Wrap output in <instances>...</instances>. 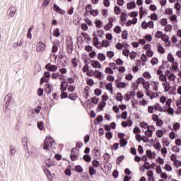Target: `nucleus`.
Here are the masks:
<instances>
[{
	"label": "nucleus",
	"mask_w": 181,
	"mask_h": 181,
	"mask_svg": "<svg viewBox=\"0 0 181 181\" xmlns=\"http://www.w3.org/2000/svg\"><path fill=\"white\" fill-rule=\"evenodd\" d=\"M114 12L115 15H119V13H121V8H119L118 6H115Z\"/></svg>",
	"instance_id": "obj_34"
},
{
	"label": "nucleus",
	"mask_w": 181,
	"mask_h": 181,
	"mask_svg": "<svg viewBox=\"0 0 181 181\" xmlns=\"http://www.w3.org/2000/svg\"><path fill=\"white\" fill-rule=\"evenodd\" d=\"M145 81V79L142 77H140V78H138L137 80H136V83L137 84H141L143 85Z\"/></svg>",
	"instance_id": "obj_50"
},
{
	"label": "nucleus",
	"mask_w": 181,
	"mask_h": 181,
	"mask_svg": "<svg viewBox=\"0 0 181 181\" xmlns=\"http://www.w3.org/2000/svg\"><path fill=\"white\" fill-rule=\"evenodd\" d=\"M75 172H78V173H82L83 168L80 165H76L75 167Z\"/></svg>",
	"instance_id": "obj_46"
},
{
	"label": "nucleus",
	"mask_w": 181,
	"mask_h": 181,
	"mask_svg": "<svg viewBox=\"0 0 181 181\" xmlns=\"http://www.w3.org/2000/svg\"><path fill=\"white\" fill-rule=\"evenodd\" d=\"M105 105H107V103L105 102L100 103V105L98 106L99 111H101V110H103V108H104Z\"/></svg>",
	"instance_id": "obj_45"
},
{
	"label": "nucleus",
	"mask_w": 181,
	"mask_h": 181,
	"mask_svg": "<svg viewBox=\"0 0 181 181\" xmlns=\"http://www.w3.org/2000/svg\"><path fill=\"white\" fill-rule=\"evenodd\" d=\"M122 39H128V31L124 30L122 33Z\"/></svg>",
	"instance_id": "obj_57"
},
{
	"label": "nucleus",
	"mask_w": 181,
	"mask_h": 181,
	"mask_svg": "<svg viewBox=\"0 0 181 181\" xmlns=\"http://www.w3.org/2000/svg\"><path fill=\"white\" fill-rule=\"evenodd\" d=\"M163 35V33H162V31H157L155 35L157 39H162Z\"/></svg>",
	"instance_id": "obj_43"
},
{
	"label": "nucleus",
	"mask_w": 181,
	"mask_h": 181,
	"mask_svg": "<svg viewBox=\"0 0 181 181\" xmlns=\"http://www.w3.org/2000/svg\"><path fill=\"white\" fill-rule=\"evenodd\" d=\"M159 80H160V81H163V83H165V81H168V80L166 79V76L163 74L160 75Z\"/></svg>",
	"instance_id": "obj_61"
},
{
	"label": "nucleus",
	"mask_w": 181,
	"mask_h": 181,
	"mask_svg": "<svg viewBox=\"0 0 181 181\" xmlns=\"http://www.w3.org/2000/svg\"><path fill=\"white\" fill-rule=\"evenodd\" d=\"M90 70V67L88 66V64H86L85 66L83 67L82 71L83 73H87Z\"/></svg>",
	"instance_id": "obj_54"
},
{
	"label": "nucleus",
	"mask_w": 181,
	"mask_h": 181,
	"mask_svg": "<svg viewBox=\"0 0 181 181\" xmlns=\"http://www.w3.org/2000/svg\"><path fill=\"white\" fill-rule=\"evenodd\" d=\"M168 136L170 139H175V138H176V133H175L174 132H170Z\"/></svg>",
	"instance_id": "obj_60"
},
{
	"label": "nucleus",
	"mask_w": 181,
	"mask_h": 181,
	"mask_svg": "<svg viewBox=\"0 0 181 181\" xmlns=\"http://www.w3.org/2000/svg\"><path fill=\"white\" fill-rule=\"evenodd\" d=\"M161 26H166L168 25V20L166 18H163L160 20Z\"/></svg>",
	"instance_id": "obj_59"
},
{
	"label": "nucleus",
	"mask_w": 181,
	"mask_h": 181,
	"mask_svg": "<svg viewBox=\"0 0 181 181\" xmlns=\"http://www.w3.org/2000/svg\"><path fill=\"white\" fill-rule=\"evenodd\" d=\"M95 25L96 28H98V29H100V28H103V22L100 20H95Z\"/></svg>",
	"instance_id": "obj_30"
},
{
	"label": "nucleus",
	"mask_w": 181,
	"mask_h": 181,
	"mask_svg": "<svg viewBox=\"0 0 181 181\" xmlns=\"http://www.w3.org/2000/svg\"><path fill=\"white\" fill-rule=\"evenodd\" d=\"M128 15L131 18H136V16H138V12L137 11H132V13H129Z\"/></svg>",
	"instance_id": "obj_56"
},
{
	"label": "nucleus",
	"mask_w": 181,
	"mask_h": 181,
	"mask_svg": "<svg viewBox=\"0 0 181 181\" xmlns=\"http://www.w3.org/2000/svg\"><path fill=\"white\" fill-rule=\"evenodd\" d=\"M60 90H61L62 92H64L66 90H67V83L65 81H64L61 83Z\"/></svg>",
	"instance_id": "obj_17"
},
{
	"label": "nucleus",
	"mask_w": 181,
	"mask_h": 181,
	"mask_svg": "<svg viewBox=\"0 0 181 181\" xmlns=\"http://www.w3.org/2000/svg\"><path fill=\"white\" fill-rule=\"evenodd\" d=\"M53 144H54L53 139L50 136H47L43 144V149L47 151H50L52 146H53Z\"/></svg>",
	"instance_id": "obj_1"
},
{
	"label": "nucleus",
	"mask_w": 181,
	"mask_h": 181,
	"mask_svg": "<svg viewBox=\"0 0 181 181\" xmlns=\"http://www.w3.org/2000/svg\"><path fill=\"white\" fill-rule=\"evenodd\" d=\"M173 163H174V166H175V168H180V165H181V161L177 160H175Z\"/></svg>",
	"instance_id": "obj_64"
},
{
	"label": "nucleus",
	"mask_w": 181,
	"mask_h": 181,
	"mask_svg": "<svg viewBox=\"0 0 181 181\" xmlns=\"http://www.w3.org/2000/svg\"><path fill=\"white\" fill-rule=\"evenodd\" d=\"M143 77H144V78L149 79L151 77V74L148 71H146V72L143 73Z\"/></svg>",
	"instance_id": "obj_58"
},
{
	"label": "nucleus",
	"mask_w": 181,
	"mask_h": 181,
	"mask_svg": "<svg viewBox=\"0 0 181 181\" xmlns=\"http://www.w3.org/2000/svg\"><path fill=\"white\" fill-rule=\"evenodd\" d=\"M90 63L93 69H101V67H103L98 61H91Z\"/></svg>",
	"instance_id": "obj_9"
},
{
	"label": "nucleus",
	"mask_w": 181,
	"mask_h": 181,
	"mask_svg": "<svg viewBox=\"0 0 181 181\" xmlns=\"http://www.w3.org/2000/svg\"><path fill=\"white\" fill-rule=\"evenodd\" d=\"M168 60L170 63H173L175 62V58H173V55H172V54H168Z\"/></svg>",
	"instance_id": "obj_48"
},
{
	"label": "nucleus",
	"mask_w": 181,
	"mask_h": 181,
	"mask_svg": "<svg viewBox=\"0 0 181 181\" xmlns=\"http://www.w3.org/2000/svg\"><path fill=\"white\" fill-rule=\"evenodd\" d=\"M97 174V170H95V168L90 166L89 167V175L90 176H93V175Z\"/></svg>",
	"instance_id": "obj_23"
},
{
	"label": "nucleus",
	"mask_w": 181,
	"mask_h": 181,
	"mask_svg": "<svg viewBox=\"0 0 181 181\" xmlns=\"http://www.w3.org/2000/svg\"><path fill=\"white\" fill-rule=\"evenodd\" d=\"M116 100L117 101H119L120 103H122V100H124V96H122V93H118L116 95Z\"/></svg>",
	"instance_id": "obj_27"
},
{
	"label": "nucleus",
	"mask_w": 181,
	"mask_h": 181,
	"mask_svg": "<svg viewBox=\"0 0 181 181\" xmlns=\"http://www.w3.org/2000/svg\"><path fill=\"white\" fill-rule=\"evenodd\" d=\"M98 13H99V11H98V10H97V9H95V10L92 9V11H90V14L92 16H94V17L98 16Z\"/></svg>",
	"instance_id": "obj_36"
},
{
	"label": "nucleus",
	"mask_w": 181,
	"mask_h": 181,
	"mask_svg": "<svg viewBox=\"0 0 181 181\" xmlns=\"http://www.w3.org/2000/svg\"><path fill=\"white\" fill-rule=\"evenodd\" d=\"M147 176H148V181H154L155 177H153V171L148 170L146 173Z\"/></svg>",
	"instance_id": "obj_15"
},
{
	"label": "nucleus",
	"mask_w": 181,
	"mask_h": 181,
	"mask_svg": "<svg viewBox=\"0 0 181 181\" xmlns=\"http://www.w3.org/2000/svg\"><path fill=\"white\" fill-rule=\"evenodd\" d=\"M152 131H155V127H147V130L145 132L146 136H148V138H152Z\"/></svg>",
	"instance_id": "obj_5"
},
{
	"label": "nucleus",
	"mask_w": 181,
	"mask_h": 181,
	"mask_svg": "<svg viewBox=\"0 0 181 181\" xmlns=\"http://www.w3.org/2000/svg\"><path fill=\"white\" fill-rule=\"evenodd\" d=\"M68 98H69V100H72V101H76V100H77V94L71 93L69 95Z\"/></svg>",
	"instance_id": "obj_28"
},
{
	"label": "nucleus",
	"mask_w": 181,
	"mask_h": 181,
	"mask_svg": "<svg viewBox=\"0 0 181 181\" xmlns=\"http://www.w3.org/2000/svg\"><path fill=\"white\" fill-rule=\"evenodd\" d=\"M174 131H179L180 129V123H175L173 126Z\"/></svg>",
	"instance_id": "obj_33"
},
{
	"label": "nucleus",
	"mask_w": 181,
	"mask_h": 181,
	"mask_svg": "<svg viewBox=\"0 0 181 181\" xmlns=\"http://www.w3.org/2000/svg\"><path fill=\"white\" fill-rule=\"evenodd\" d=\"M45 91L47 94H50L52 93V86L49 84L45 85Z\"/></svg>",
	"instance_id": "obj_25"
},
{
	"label": "nucleus",
	"mask_w": 181,
	"mask_h": 181,
	"mask_svg": "<svg viewBox=\"0 0 181 181\" xmlns=\"http://www.w3.org/2000/svg\"><path fill=\"white\" fill-rule=\"evenodd\" d=\"M66 88L70 93H74L76 90V87L73 85H67Z\"/></svg>",
	"instance_id": "obj_29"
},
{
	"label": "nucleus",
	"mask_w": 181,
	"mask_h": 181,
	"mask_svg": "<svg viewBox=\"0 0 181 181\" xmlns=\"http://www.w3.org/2000/svg\"><path fill=\"white\" fill-rule=\"evenodd\" d=\"M113 22H114V18H109V23H107V25L104 26V29L105 30H110V28H112Z\"/></svg>",
	"instance_id": "obj_12"
},
{
	"label": "nucleus",
	"mask_w": 181,
	"mask_h": 181,
	"mask_svg": "<svg viewBox=\"0 0 181 181\" xmlns=\"http://www.w3.org/2000/svg\"><path fill=\"white\" fill-rule=\"evenodd\" d=\"M59 76L60 74H59V72H55L51 75V78H52V80H57V78H59Z\"/></svg>",
	"instance_id": "obj_37"
},
{
	"label": "nucleus",
	"mask_w": 181,
	"mask_h": 181,
	"mask_svg": "<svg viewBox=\"0 0 181 181\" xmlns=\"http://www.w3.org/2000/svg\"><path fill=\"white\" fill-rule=\"evenodd\" d=\"M146 13H148V11H146V9H144V7H141L139 10L140 19H142L144 15H146Z\"/></svg>",
	"instance_id": "obj_21"
},
{
	"label": "nucleus",
	"mask_w": 181,
	"mask_h": 181,
	"mask_svg": "<svg viewBox=\"0 0 181 181\" xmlns=\"http://www.w3.org/2000/svg\"><path fill=\"white\" fill-rule=\"evenodd\" d=\"M77 59L76 58H74L73 59H72V61H71V64H72V66H73V67H77V66H78V64H77Z\"/></svg>",
	"instance_id": "obj_62"
},
{
	"label": "nucleus",
	"mask_w": 181,
	"mask_h": 181,
	"mask_svg": "<svg viewBox=\"0 0 181 181\" xmlns=\"http://www.w3.org/2000/svg\"><path fill=\"white\" fill-rule=\"evenodd\" d=\"M158 97H159L158 92H153L151 93V95H150V100H153V98H156Z\"/></svg>",
	"instance_id": "obj_44"
},
{
	"label": "nucleus",
	"mask_w": 181,
	"mask_h": 181,
	"mask_svg": "<svg viewBox=\"0 0 181 181\" xmlns=\"http://www.w3.org/2000/svg\"><path fill=\"white\" fill-rule=\"evenodd\" d=\"M53 35L55 37H59L60 36V30L59 28L54 29Z\"/></svg>",
	"instance_id": "obj_35"
},
{
	"label": "nucleus",
	"mask_w": 181,
	"mask_h": 181,
	"mask_svg": "<svg viewBox=\"0 0 181 181\" xmlns=\"http://www.w3.org/2000/svg\"><path fill=\"white\" fill-rule=\"evenodd\" d=\"M45 163L48 168H50L52 166H56V163H54V161L52 160L50 158L46 160Z\"/></svg>",
	"instance_id": "obj_14"
},
{
	"label": "nucleus",
	"mask_w": 181,
	"mask_h": 181,
	"mask_svg": "<svg viewBox=\"0 0 181 181\" xmlns=\"http://www.w3.org/2000/svg\"><path fill=\"white\" fill-rule=\"evenodd\" d=\"M165 14L166 15H173V10L170 8H166L165 9Z\"/></svg>",
	"instance_id": "obj_51"
},
{
	"label": "nucleus",
	"mask_w": 181,
	"mask_h": 181,
	"mask_svg": "<svg viewBox=\"0 0 181 181\" xmlns=\"http://www.w3.org/2000/svg\"><path fill=\"white\" fill-rule=\"evenodd\" d=\"M172 105V99H168L165 102V107L164 108H169Z\"/></svg>",
	"instance_id": "obj_39"
},
{
	"label": "nucleus",
	"mask_w": 181,
	"mask_h": 181,
	"mask_svg": "<svg viewBox=\"0 0 181 181\" xmlns=\"http://www.w3.org/2000/svg\"><path fill=\"white\" fill-rule=\"evenodd\" d=\"M127 18L128 14H127V13H123L121 14L120 21H122V22H125V21H127Z\"/></svg>",
	"instance_id": "obj_31"
},
{
	"label": "nucleus",
	"mask_w": 181,
	"mask_h": 181,
	"mask_svg": "<svg viewBox=\"0 0 181 181\" xmlns=\"http://www.w3.org/2000/svg\"><path fill=\"white\" fill-rule=\"evenodd\" d=\"M93 153L94 155L95 159H97V158H100V150L97 149V148H95L93 149Z\"/></svg>",
	"instance_id": "obj_19"
},
{
	"label": "nucleus",
	"mask_w": 181,
	"mask_h": 181,
	"mask_svg": "<svg viewBox=\"0 0 181 181\" xmlns=\"http://www.w3.org/2000/svg\"><path fill=\"white\" fill-rule=\"evenodd\" d=\"M105 73L107 74H114V71H112V69L110 67H106L105 69Z\"/></svg>",
	"instance_id": "obj_41"
},
{
	"label": "nucleus",
	"mask_w": 181,
	"mask_h": 181,
	"mask_svg": "<svg viewBox=\"0 0 181 181\" xmlns=\"http://www.w3.org/2000/svg\"><path fill=\"white\" fill-rule=\"evenodd\" d=\"M156 135L158 138H162V136H163V131L157 130L156 132Z\"/></svg>",
	"instance_id": "obj_42"
},
{
	"label": "nucleus",
	"mask_w": 181,
	"mask_h": 181,
	"mask_svg": "<svg viewBox=\"0 0 181 181\" xmlns=\"http://www.w3.org/2000/svg\"><path fill=\"white\" fill-rule=\"evenodd\" d=\"M45 69L47 70L48 71H57V66L56 65H52V64L48 63L46 66H45Z\"/></svg>",
	"instance_id": "obj_6"
},
{
	"label": "nucleus",
	"mask_w": 181,
	"mask_h": 181,
	"mask_svg": "<svg viewBox=\"0 0 181 181\" xmlns=\"http://www.w3.org/2000/svg\"><path fill=\"white\" fill-rule=\"evenodd\" d=\"M83 160H85V162L90 163V162H91V156L88 154H85L83 157Z\"/></svg>",
	"instance_id": "obj_26"
},
{
	"label": "nucleus",
	"mask_w": 181,
	"mask_h": 181,
	"mask_svg": "<svg viewBox=\"0 0 181 181\" xmlns=\"http://www.w3.org/2000/svg\"><path fill=\"white\" fill-rule=\"evenodd\" d=\"M93 77H95V78H98V80H103V73L98 70H95L93 71Z\"/></svg>",
	"instance_id": "obj_7"
},
{
	"label": "nucleus",
	"mask_w": 181,
	"mask_h": 181,
	"mask_svg": "<svg viewBox=\"0 0 181 181\" xmlns=\"http://www.w3.org/2000/svg\"><path fill=\"white\" fill-rule=\"evenodd\" d=\"M78 152H80V149L77 148V147H74L71 150L70 159L72 162L77 160L78 158Z\"/></svg>",
	"instance_id": "obj_3"
},
{
	"label": "nucleus",
	"mask_w": 181,
	"mask_h": 181,
	"mask_svg": "<svg viewBox=\"0 0 181 181\" xmlns=\"http://www.w3.org/2000/svg\"><path fill=\"white\" fill-rule=\"evenodd\" d=\"M175 104H176V107L178 108V111L176 112V114H181V96L175 102Z\"/></svg>",
	"instance_id": "obj_13"
},
{
	"label": "nucleus",
	"mask_w": 181,
	"mask_h": 181,
	"mask_svg": "<svg viewBox=\"0 0 181 181\" xmlns=\"http://www.w3.org/2000/svg\"><path fill=\"white\" fill-rule=\"evenodd\" d=\"M163 87H164V91L168 93L170 90V83L169 82L165 81L162 83Z\"/></svg>",
	"instance_id": "obj_11"
},
{
	"label": "nucleus",
	"mask_w": 181,
	"mask_h": 181,
	"mask_svg": "<svg viewBox=\"0 0 181 181\" xmlns=\"http://www.w3.org/2000/svg\"><path fill=\"white\" fill-rule=\"evenodd\" d=\"M146 154L147 158H150V159H155L156 156V153H155L154 152H152V151L151 150H147L146 151Z\"/></svg>",
	"instance_id": "obj_8"
},
{
	"label": "nucleus",
	"mask_w": 181,
	"mask_h": 181,
	"mask_svg": "<svg viewBox=\"0 0 181 181\" xmlns=\"http://www.w3.org/2000/svg\"><path fill=\"white\" fill-rule=\"evenodd\" d=\"M112 111L115 112L116 114H118L119 112V106L118 105H114L112 107Z\"/></svg>",
	"instance_id": "obj_52"
},
{
	"label": "nucleus",
	"mask_w": 181,
	"mask_h": 181,
	"mask_svg": "<svg viewBox=\"0 0 181 181\" xmlns=\"http://www.w3.org/2000/svg\"><path fill=\"white\" fill-rule=\"evenodd\" d=\"M114 33H115L119 34V33H121V27H119V26H116V27L114 28Z\"/></svg>",
	"instance_id": "obj_63"
},
{
	"label": "nucleus",
	"mask_w": 181,
	"mask_h": 181,
	"mask_svg": "<svg viewBox=\"0 0 181 181\" xmlns=\"http://www.w3.org/2000/svg\"><path fill=\"white\" fill-rule=\"evenodd\" d=\"M142 86L143 88H144V90H148L151 87V83H149V81H144V83L142 84Z\"/></svg>",
	"instance_id": "obj_24"
},
{
	"label": "nucleus",
	"mask_w": 181,
	"mask_h": 181,
	"mask_svg": "<svg viewBox=\"0 0 181 181\" xmlns=\"http://www.w3.org/2000/svg\"><path fill=\"white\" fill-rule=\"evenodd\" d=\"M43 122H37V127L40 129V131L43 130L45 129V126H43Z\"/></svg>",
	"instance_id": "obj_53"
},
{
	"label": "nucleus",
	"mask_w": 181,
	"mask_h": 181,
	"mask_svg": "<svg viewBox=\"0 0 181 181\" xmlns=\"http://www.w3.org/2000/svg\"><path fill=\"white\" fill-rule=\"evenodd\" d=\"M101 163H100V161L94 159L92 160V168H100Z\"/></svg>",
	"instance_id": "obj_20"
},
{
	"label": "nucleus",
	"mask_w": 181,
	"mask_h": 181,
	"mask_svg": "<svg viewBox=\"0 0 181 181\" xmlns=\"http://www.w3.org/2000/svg\"><path fill=\"white\" fill-rule=\"evenodd\" d=\"M127 144H128V141H127V140H125V139H120V141H119L120 146H125L127 145Z\"/></svg>",
	"instance_id": "obj_49"
},
{
	"label": "nucleus",
	"mask_w": 181,
	"mask_h": 181,
	"mask_svg": "<svg viewBox=\"0 0 181 181\" xmlns=\"http://www.w3.org/2000/svg\"><path fill=\"white\" fill-rule=\"evenodd\" d=\"M86 84L92 87V86H94V81L91 78H89L86 81Z\"/></svg>",
	"instance_id": "obj_55"
},
{
	"label": "nucleus",
	"mask_w": 181,
	"mask_h": 181,
	"mask_svg": "<svg viewBox=\"0 0 181 181\" xmlns=\"http://www.w3.org/2000/svg\"><path fill=\"white\" fill-rule=\"evenodd\" d=\"M161 39L165 43V46H170V42L169 41V37L165 34H163Z\"/></svg>",
	"instance_id": "obj_10"
},
{
	"label": "nucleus",
	"mask_w": 181,
	"mask_h": 181,
	"mask_svg": "<svg viewBox=\"0 0 181 181\" xmlns=\"http://www.w3.org/2000/svg\"><path fill=\"white\" fill-rule=\"evenodd\" d=\"M85 9H86V13H90L91 11H93V6H91V4H88L86 5Z\"/></svg>",
	"instance_id": "obj_32"
},
{
	"label": "nucleus",
	"mask_w": 181,
	"mask_h": 181,
	"mask_svg": "<svg viewBox=\"0 0 181 181\" xmlns=\"http://www.w3.org/2000/svg\"><path fill=\"white\" fill-rule=\"evenodd\" d=\"M164 112H167L169 115H173V114H175V109L172 107H165L164 108Z\"/></svg>",
	"instance_id": "obj_16"
},
{
	"label": "nucleus",
	"mask_w": 181,
	"mask_h": 181,
	"mask_svg": "<svg viewBox=\"0 0 181 181\" xmlns=\"http://www.w3.org/2000/svg\"><path fill=\"white\" fill-rule=\"evenodd\" d=\"M105 88H106V90H108L109 91H110V93H112V83H108L105 86Z\"/></svg>",
	"instance_id": "obj_40"
},
{
	"label": "nucleus",
	"mask_w": 181,
	"mask_h": 181,
	"mask_svg": "<svg viewBox=\"0 0 181 181\" xmlns=\"http://www.w3.org/2000/svg\"><path fill=\"white\" fill-rule=\"evenodd\" d=\"M127 9H132V8H135L136 6V4L134 2L128 3L127 5Z\"/></svg>",
	"instance_id": "obj_38"
},
{
	"label": "nucleus",
	"mask_w": 181,
	"mask_h": 181,
	"mask_svg": "<svg viewBox=\"0 0 181 181\" xmlns=\"http://www.w3.org/2000/svg\"><path fill=\"white\" fill-rule=\"evenodd\" d=\"M154 148L155 149H156V151H160V149H162V145H160V143L157 142L155 145H154Z\"/></svg>",
	"instance_id": "obj_47"
},
{
	"label": "nucleus",
	"mask_w": 181,
	"mask_h": 181,
	"mask_svg": "<svg viewBox=\"0 0 181 181\" xmlns=\"http://www.w3.org/2000/svg\"><path fill=\"white\" fill-rule=\"evenodd\" d=\"M127 85L124 82H118V80H116V87L117 88H125Z\"/></svg>",
	"instance_id": "obj_18"
},
{
	"label": "nucleus",
	"mask_w": 181,
	"mask_h": 181,
	"mask_svg": "<svg viewBox=\"0 0 181 181\" xmlns=\"http://www.w3.org/2000/svg\"><path fill=\"white\" fill-rule=\"evenodd\" d=\"M156 111H159V112H163V108L159 103L155 104L154 105L148 106V112L149 114H153V112H156Z\"/></svg>",
	"instance_id": "obj_2"
},
{
	"label": "nucleus",
	"mask_w": 181,
	"mask_h": 181,
	"mask_svg": "<svg viewBox=\"0 0 181 181\" xmlns=\"http://www.w3.org/2000/svg\"><path fill=\"white\" fill-rule=\"evenodd\" d=\"M9 15L11 18H13L16 15V7L10 8Z\"/></svg>",
	"instance_id": "obj_22"
},
{
	"label": "nucleus",
	"mask_w": 181,
	"mask_h": 181,
	"mask_svg": "<svg viewBox=\"0 0 181 181\" xmlns=\"http://www.w3.org/2000/svg\"><path fill=\"white\" fill-rule=\"evenodd\" d=\"M42 169L44 170V173L46 175L48 180L52 181L53 180V176H52V173H50V170L46 168V166H42Z\"/></svg>",
	"instance_id": "obj_4"
}]
</instances>
